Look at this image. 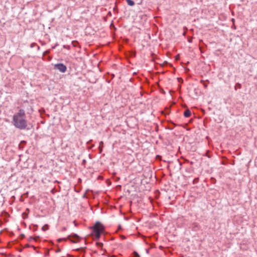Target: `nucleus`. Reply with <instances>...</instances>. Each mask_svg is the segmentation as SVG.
<instances>
[{"label":"nucleus","mask_w":257,"mask_h":257,"mask_svg":"<svg viewBox=\"0 0 257 257\" xmlns=\"http://www.w3.org/2000/svg\"><path fill=\"white\" fill-rule=\"evenodd\" d=\"M103 226L99 222H97L93 227V233L95 237L98 239L100 237V233L103 232Z\"/></svg>","instance_id":"obj_2"},{"label":"nucleus","mask_w":257,"mask_h":257,"mask_svg":"<svg viewBox=\"0 0 257 257\" xmlns=\"http://www.w3.org/2000/svg\"><path fill=\"white\" fill-rule=\"evenodd\" d=\"M62 239H61V238H59L58 240V241H60V240H61Z\"/></svg>","instance_id":"obj_11"},{"label":"nucleus","mask_w":257,"mask_h":257,"mask_svg":"<svg viewBox=\"0 0 257 257\" xmlns=\"http://www.w3.org/2000/svg\"><path fill=\"white\" fill-rule=\"evenodd\" d=\"M25 111L20 109L17 113L13 116V124L15 127L23 130L27 126V121Z\"/></svg>","instance_id":"obj_1"},{"label":"nucleus","mask_w":257,"mask_h":257,"mask_svg":"<svg viewBox=\"0 0 257 257\" xmlns=\"http://www.w3.org/2000/svg\"><path fill=\"white\" fill-rule=\"evenodd\" d=\"M146 250V252H147V253H149V249H147Z\"/></svg>","instance_id":"obj_10"},{"label":"nucleus","mask_w":257,"mask_h":257,"mask_svg":"<svg viewBox=\"0 0 257 257\" xmlns=\"http://www.w3.org/2000/svg\"><path fill=\"white\" fill-rule=\"evenodd\" d=\"M74 237H76V238H78V236L77 234H74Z\"/></svg>","instance_id":"obj_9"},{"label":"nucleus","mask_w":257,"mask_h":257,"mask_svg":"<svg viewBox=\"0 0 257 257\" xmlns=\"http://www.w3.org/2000/svg\"><path fill=\"white\" fill-rule=\"evenodd\" d=\"M134 254H135V256H136L137 257H139V256H139V254H138L137 252H136V251H135V252H134Z\"/></svg>","instance_id":"obj_8"},{"label":"nucleus","mask_w":257,"mask_h":257,"mask_svg":"<svg viewBox=\"0 0 257 257\" xmlns=\"http://www.w3.org/2000/svg\"><path fill=\"white\" fill-rule=\"evenodd\" d=\"M48 226L47 225H45L44 226H43V227H42V229L43 230H46L48 229Z\"/></svg>","instance_id":"obj_6"},{"label":"nucleus","mask_w":257,"mask_h":257,"mask_svg":"<svg viewBox=\"0 0 257 257\" xmlns=\"http://www.w3.org/2000/svg\"><path fill=\"white\" fill-rule=\"evenodd\" d=\"M127 4L130 6H133L135 5V3L132 0H126Z\"/></svg>","instance_id":"obj_5"},{"label":"nucleus","mask_w":257,"mask_h":257,"mask_svg":"<svg viewBox=\"0 0 257 257\" xmlns=\"http://www.w3.org/2000/svg\"><path fill=\"white\" fill-rule=\"evenodd\" d=\"M103 145V142H100V144H99V149L100 150V151H101V146Z\"/></svg>","instance_id":"obj_7"},{"label":"nucleus","mask_w":257,"mask_h":257,"mask_svg":"<svg viewBox=\"0 0 257 257\" xmlns=\"http://www.w3.org/2000/svg\"><path fill=\"white\" fill-rule=\"evenodd\" d=\"M54 68L59 70L61 72L64 73L66 71V66L62 63L57 64L54 65Z\"/></svg>","instance_id":"obj_3"},{"label":"nucleus","mask_w":257,"mask_h":257,"mask_svg":"<svg viewBox=\"0 0 257 257\" xmlns=\"http://www.w3.org/2000/svg\"><path fill=\"white\" fill-rule=\"evenodd\" d=\"M191 113V111L189 109H187L185 111L184 115L185 117H188L190 116Z\"/></svg>","instance_id":"obj_4"}]
</instances>
